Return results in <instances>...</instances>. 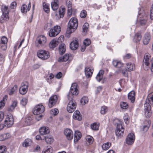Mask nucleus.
I'll use <instances>...</instances> for the list:
<instances>
[{
    "label": "nucleus",
    "mask_w": 153,
    "mask_h": 153,
    "mask_svg": "<svg viewBox=\"0 0 153 153\" xmlns=\"http://www.w3.org/2000/svg\"><path fill=\"white\" fill-rule=\"evenodd\" d=\"M78 25V21L75 17H72L70 20L68 24V28L67 33L71 34L76 29Z\"/></svg>",
    "instance_id": "f257e3e1"
},
{
    "label": "nucleus",
    "mask_w": 153,
    "mask_h": 153,
    "mask_svg": "<svg viewBox=\"0 0 153 153\" xmlns=\"http://www.w3.org/2000/svg\"><path fill=\"white\" fill-rule=\"evenodd\" d=\"M74 96L72 94H69L68 95V99L69 102L67 107V110L69 113H72L76 109V103L75 101L73 100Z\"/></svg>",
    "instance_id": "f03ea898"
},
{
    "label": "nucleus",
    "mask_w": 153,
    "mask_h": 153,
    "mask_svg": "<svg viewBox=\"0 0 153 153\" xmlns=\"http://www.w3.org/2000/svg\"><path fill=\"white\" fill-rule=\"evenodd\" d=\"M37 55L39 58L43 60L47 59L50 57L49 52L44 50H39L37 52Z\"/></svg>",
    "instance_id": "7ed1b4c3"
},
{
    "label": "nucleus",
    "mask_w": 153,
    "mask_h": 153,
    "mask_svg": "<svg viewBox=\"0 0 153 153\" xmlns=\"http://www.w3.org/2000/svg\"><path fill=\"white\" fill-rule=\"evenodd\" d=\"M152 59H151V56L148 53H146L144 55L143 62V66L145 70H147L150 63H151Z\"/></svg>",
    "instance_id": "20e7f679"
},
{
    "label": "nucleus",
    "mask_w": 153,
    "mask_h": 153,
    "mask_svg": "<svg viewBox=\"0 0 153 153\" xmlns=\"http://www.w3.org/2000/svg\"><path fill=\"white\" fill-rule=\"evenodd\" d=\"M61 30L60 27L58 25H56L51 28L49 33V36L51 37H55L57 35Z\"/></svg>",
    "instance_id": "39448f33"
},
{
    "label": "nucleus",
    "mask_w": 153,
    "mask_h": 153,
    "mask_svg": "<svg viewBox=\"0 0 153 153\" xmlns=\"http://www.w3.org/2000/svg\"><path fill=\"white\" fill-rule=\"evenodd\" d=\"M122 122L120 121L119 123H117L115 133L117 136L121 137L123 134L124 129L122 126Z\"/></svg>",
    "instance_id": "423d86ee"
},
{
    "label": "nucleus",
    "mask_w": 153,
    "mask_h": 153,
    "mask_svg": "<svg viewBox=\"0 0 153 153\" xmlns=\"http://www.w3.org/2000/svg\"><path fill=\"white\" fill-rule=\"evenodd\" d=\"M44 107L41 104H38L34 108L33 110V114L38 115L44 112Z\"/></svg>",
    "instance_id": "0eeeda50"
},
{
    "label": "nucleus",
    "mask_w": 153,
    "mask_h": 153,
    "mask_svg": "<svg viewBox=\"0 0 153 153\" xmlns=\"http://www.w3.org/2000/svg\"><path fill=\"white\" fill-rule=\"evenodd\" d=\"M135 137L134 134L132 133H129L126 139V143L128 145L133 144L135 140Z\"/></svg>",
    "instance_id": "6e6552de"
},
{
    "label": "nucleus",
    "mask_w": 153,
    "mask_h": 153,
    "mask_svg": "<svg viewBox=\"0 0 153 153\" xmlns=\"http://www.w3.org/2000/svg\"><path fill=\"white\" fill-rule=\"evenodd\" d=\"M70 91L71 93H69L68 94L67 96L69 94H72L74 95H77L79 93V91L77 88V84L76 83H73L71 86L70 88Z\"/></svg>",
    "instance_id": "1a4fd4ad"
},
{
    "label": "nucleus",
    "mask_w": 153,
    "mask_h": 153,
    "mask_svg": "<svg viewBox=\"0 0 153 153\" xmlns=\"http://www.w3.org/2000/svg\"><path fill=\"white\" fill-rule=\"evenodd\" d=\"M28 83L26 82H24L21 84V86L19 89L20 93L22 95L25 94L27 91Z\"/></svg>",
    "instance_id": "9d476101"
},
{
    "label": "nucleus",
    "mask_w": 153,
    "mask_h": 153,
    "mask_svg": "<svg viewBox=\"0 0 153 153\" xmlns=\"http://www.w3.org/2000/svg\"><path fill=\"white\" fill-rule=\"evenodd\" d=\"M37 42L39 46H44L47 42V39L45 36L43 35L39 36L36 39Z\"/></svg>",
    "instance_id": "9b49d317"
},
{
    "label": "nucleus",
    "mask_w": 153,
    "mask_h": 153,
    "mask_svg": "<svg viewBox=\"0 0 153 153\" xmlns=\"http://www.w3.org/2000/svg\"><path fill=\"white\" fill-rule=\"evenodd\" d=\"M14 123V119L13 116L7 115L4 121L5 124L8 127H10Z\"/></svg>",
    "instance_id": "f8f14e48"
},
{
    "label": "nucleus",
    "mask_w": 153,
    "mask_h": 153,
    "mask_svg": "<svg viewBox=\"0 0 153 153\" xmlns=\"http://www.w3.org/2000/svg\"><path fill=\"white\" fill-rule=\"evenodd\" d=\"M64 134L66 138L68 140H72L73 137V133L71 130L70 129L67 128L65 130Z\"/></svg>",
    "instance_id": "ddd939ff"
},
{
    "label": "nucleus",
    "mask_w": 153,
    "mask_h": 153,
    "mask_svg": "<svg viewBox=\"0 0 153 153\" xmlns=\"http://www.w3.org/2000/svg\"><path fill=\"white\" fill-rule=\"evenodd\" d=\"M57 99V96L56 95L53 96L50 98L48 105L50 108H51L55 105Z\"/></svg>",
    "instance_id": "4468645a"
},
{
    "label": "nucleus",
    "mask_w": 153,
    "mask_h": 153,
    "mask_svg": "<svg viewBox=\"0 0 153 153\" xmlns=\"http://www.w3.org/2000/svg\"><path fill=\"white\" fill-rule=\"evenodd\" d=\"M85 76L87 78L90 77L93 74V69L92 67H86L85 69Z\"/></svg>",
    "instance_id": "2eb2a0df"
},
{
    "label": "nucleus",
    "mask_w": 153,
    "mask_h": 153,
    "mask_svg": "<svg viewBox=\"0 0 153 153\" xmlns=\"http://www.w3.org/2000/svg\"><path fill=\"white\" fill-rule=\"evenodd\" d=\"M79 46L78 42L77 40L73 41L70 44V48L73 50L76 49Z\"/></svg>",
    "instance_id": "dca6fc26"
},
{
    "label": "nucleus",
    "mask_w": 153,
    "mask_h": 153,
    "mask_svg": "<svg viewBox=\"0 0 153 153\" xmlns=\"http://www.w3.org/2000/svg\"><path fill=\"white\" fill-rule=\"evenodd\" d=\"M73 117L75 120L80 121L82 119V116L80 112L78 110L76 111L74 113Z\"/></svg>",
    "instance_id": "f3484780"
},
{
    "label": "nucleus",
    "mask_w": 153,
    "mask_h": 153,
    "mask_svg": "<svg viewBox=\"0 0 153 153\" xmlns=\"http://www.w3.org/2000/svg\"><path fill=\"white\" fill-rule=\"evenodd\" d=\"M58 44V42L56 39H53L50 42L49 46L51 48H53L56 47Z\"/></svg>",
    "instance_id": "a211bd4d"
},
{
    "label": "nucleus",
    "mask_w": 153,
    "mask_h": 153,
    "mask_svg": "<svg viewBox=\"0 0 153 153\" xmlns=\"http://www.w3.org/2000/svg\"><path fill=\"white\" fill-rule=\"evenodd\" d=\"M51 7L52 9L54 10H57L59 8V1L58 0H54L51 2Z\"/></svg>",
    "instance_id": "6ab92c4d"
},
{
    "label": "nucleus",
    "mask_w": 153,
    "mask_h": 153,
    "mask_svg": "<svg viewBox=\"0 0 153 153\" xmlns=\"http://www.w3.org/2000/svg\"><path fill=\"white\" fill-rule=\"evenodd\" d=\"M150 36L149 33H146L144 36L143 40V42L144 45H147L150 40Z\"/></svg>",
    "instance_id": "aec40b11"
},
{
    "label": "nucleus",
    "mask_w": 153,
    "mask_h": 153,
    "mask_svg": "<svg viewBox=\"0 0 153 153\" xmlns=\"http://www.w3.org/2000/svg\"><path fill=\"white\" fill-rule=\"evenodd\" d=\"M144 125L143 127V131L145 132L147 131L151 124V121L150 120H146L144 122Z\"/></svg>",
    "instance_id": "412c9836"
},
{
    "label": "nucleus",
    "mask_w": 153,
    "mask_h": 153,
    "mask_svg": "<svg viewBox=\"0 0 153 153\" xmlns=\"http://www.w3.org/2000/svg\"><path fill=\"white\" fill-rule=\"evenodd\" d=\"M82 135L81 132L78 131H75L74 137V142L75 143L76 142L81 138Z\"/></svg>",
    "instance_id": "4be33fe9"
},
{
    "label": "nucleus",
    "mask_w": 153,
    "mask_h": 153,
    "mask_svg": "<svg viewBox=\"0 0 153 153\" xmlns=\"http://www.w3.org/2000/svg\"><path fill=\"white\" fill-rule=\"evenodd\" d=\"M39 132L42 135L47 134L49 132V128L48 127H42L39 129Z\"/></svg>",
    "instance_id": "5701e85b"
},
{
    "label": "nucleus",
    "mask_w": 153,
    "mask_h": 153,
    "mask_svg": "<svg viewBox=\"0 0 153 153\" xmlns=\"http://www.w3.org/2000/svg\"><path fill=\"white\" fill-rule=\"evenodd\" d=\"M32 143V140L30 139H26L22 143V146L25 147H27L30 146Z\"/></svg>",
    "instance_id": "b1692460"
},
{
    "label": "nucleus",
    "mask_w": 153,
    "mask_h": 153,
    "mask_svg": "<svg viewBox=\"0 0 153 153\" xmlns=\"http://www.w3.org/2000/svg\"><path fill=\"white\" fill-rule=\"evenodd\" d=\"M135 93L134 91H132L130 92L128 95V99L130 100L131 102H134L135 101Z\"/></svg>",
    "instance_id": "393cba45"
},
{
    "label": "nucleus",
    "mask_w": 153,
    "mask_h": 153,
    "mask_svg": "<svg viewBox=\"0 0 153 153\" xmlns=\"http://www.w3.org/2000/svg\"><path fill=\"white\" fill-rule=\"evenodd\" d=\"M11 137L10 134L9 133H6L0 135V141L5 140Z\"/></svg>",
    "instance_id": "a878e982"
},
{
    "label": "nucleus",
    "mask_w": 153,
    "mask_h": 153,
    "mask_svg": "<svg viewBox=\"0 0 153 153\" xmlns=\"http://www.w3.org/2000/svg\"><path fill=\"white\" fill-rule=\"evenodd\" d=\"M18 102L16 100H14L13 101L12 104L8 108V111L10 112H12L16 107Z\"/></svg>",
    "instance_id": "bb28decb"
},
{
    "label": "nucleus",
    "mask_w": 153,
    "mask_h": 153,
    "mask_svg": "<svg viewBox=\"0 0 153 153\" xmlns=\"http://www.w3.org/2000/svg\"><path fill=\"white\" fill-rule=\"evenodd\" d=\"M104 73V71L103 70H101L97 75L96 79L99 82H100L102 79Z\"/></svg>",
    "instance_id": "cd10ccee"
},
{
    "label": "nucleus",
    "mask_w": 153,
    "mask_h": 153,
    "mask_svg": "<svg viewBox=\"0 0 153 153\" xmlns=\"http://www.w3.org/2000/svg\"><path fill=\"white\" fill-rule=\"evenodd\" d=\"M66 51L65 45L64 44H62L59 45V53L62 54L65 53Z\"/></svg>",
    "instance_id": "c85d7f7f"
},
{
    "label": "nucleus",
    "mask_w": 153,
    "mask_h": 153,
    "mask_svg": "<svg viewBox=\"0 0 153 153\" xmlns=\"http://www.w3.org/2000/svg\"><path fill=\"white\" fill-rule=\"evenodd\" d=\"M126 69L129 71H133L135 69V65L134 64L128 63L126 64Z\"/></svg>",
    "instance_id": "c756f323"
},
{
    "label": "nucleus",
    "mask_w": 153,
    "mask_h": 153,
    "mask_svg": "<svg viewBox=\"0 0 153 153\" xmlns=\"http://www.w3.org/2000/svg\"><path fill=\"white\" fill-rule=\"evenodd\" d=\"M69 57V55L68 54H66L63 56L59 58L58 61L60 62H66L67 61Z\"/></svg>",
    "instance_id": "7c9ffc66"
},
{
    "label": "nucleus",
    "mask_w": 153,
    "mask_h": 153,
    "mask_svg": "<svg viewBox=\"0 0 153 153\" xmlns=\"http://www.w3.org/2000/svg\"><path fill=\"white\" fill-rule=\"evenodd\" d=\"M141 35L140 33H136L134 36L133 40L135 42H139L141 39Z\"/></svg>",
    "instance_id": "2f4dec72"
},
{
    "label": "nucleus",
    "mask_w": 153,
    "mask_h": 153,
    "mask_svg": "<svg viewBox=\"0 0 153 153\" xmlns=\"http://www.w3.org/2000/svg\"><path fill=\"white\" fill-rule=\"evenodd\" d=\"M45 140L47 143L51 144L53 141V138L50 135H47L45 137Z\"/></svg>",
    "instance_id": "473e14b6"
},
{
    "label": "nucleus",
    "mask_w": 153,
    "mask_h": 153,
    "mask_svg": "<svg viewBox=\"0 0 153 153\" xmlns=\"http://www.w3.org/2000/svg\"><path fill=\"white\" fill-rule=\"evenodd\" d=\"M150 105L151 104H150V101L148 99H146L145 103L144 104L145 110H151V107Z\"/></svg>",
    "instance_id": "72a5a7b5"
},
{
    "label": "nucleus",
    "mask_w": 153,
    "mask_h": 153,
    "mask_svg": "<svg viewBox=\"0 0 153 153\" xmlns=\"http://www.w3.org/2000/svg\"><path fill=\"white\" fill-rule=\"evenodd\" d=\"M43 6L44 11L47 13H49L50 11L49 4L44 2L43 3Z\"/></svg>",
    "instance_id": "f704fd0d"
},
{
    "label": "nucleus",
    "mask_w": 153,
    "mask_h": 153,
    "mask_svg": "<svg viewBox=\"0 0 153 153\" xmlns=\"http://www.w3.org/2000/svg\"><path fill=\"white\" fill-rule=\"evenodd\" d=\"M99 127V124L96 123H94L91 125V128L94 130H98Z\"/></svg>",
    "instance_id": "c9c22d12"
},
{
    "label": "nucleus",
    "mask_w": 153,
    "mask_h": 153,
    "mask_svg": "<svg viewBox=\"0 0 153 153\" xmlns=\"http://www.w3.org/2000/svg\"><path fill=\"white\" fill-rule=\"evenodd\" d=\"M65 8L64 7H60L59 9V15L60 17L61 18H62L65 14Z\"/></svg>",
    "instance_id": "e433bc0d"
},
{
    "label": "nucleus",
    "mask_w": 153,
    "mask_h": 153,
    "mask_svg": "<svg viewBox=\"0 0 153 153\" xmlns=\"http://www.w3.org/2000/svg\"><path fill=\"white\" fill-rule=\"evenodd\" d=\"M111 146V143L110 142H107L103 144L102 146V149L103 150H106L109 149Z\"/></svg>",
    "instance_id": "4c0bfd02"
},
{
    "label": "nucleus",
    "mask_w": 153,
    "mask_h": 153,
    "mask_svg": "<svg viewBox=\"0 0 153 153\" xmlns=\"http://www.w3.org/2000/svg\"><path fill=\"white\" fill-rule=\"evenodd\" d=\"M108 110V108L105 106H103L101 107L100 110L101 114H105Z\"/></svg>",
    "instance_id": "58836bf2"
},
{
    "label": "nucleus",
    "mask_w": 153,
    "mask_h": 153,
    "mask_svg": "<svg viewBox=\"0 0 153 153\" xmlns=\"http://www.w3.org/2000/svg\"><path fill=\"white\" fill-rule=\"evenodd\" d=\"M88 99L87 97H83L81 99L80 102L82 105H84L88 102Z\"/></svg>",
    "instance_id": "ea45409f"
},
{
    "label": "nucleus",
    "mask_w": 153,
    "mask_h": 153,
    "mask_svg": "<svg viewBox=\"0 0 153 153\" xmlns=\"http://www.w3.org/2000/svg\"><path fill=\"white\" fill-rule=\"evenodd\" d=\"M146 99H148L150 102V104L151 105H153V92L149 94L147 98Z\"/></svg>",
    "instance_id": "a19ab883"
},
{
    "label": "nucleus",
    "mask_w": 153,
    "mask_h": 153,
    "mask_svg": "<svg viewBox=\"0 0 153 153\" xmlns=\"http://www.w3.org/2000/svg\"><path fill=\"white\" fill-rule=\"evenodd\" d=\"M17 90V86L16 85H15L12 88L11 90L9 93L10 95H12L16 93Z\"/></svg>",
    "instance_id": "79ce46f5"
},
{
    "label": "nucleus",
    "mask_w": 153,
    "mask_h": 153,
    "mask_svg": "<svg viewBox=\"0 0 153 153\" xmlns=\"http://www.w3.org/2000/svg\"><path fill=\"white\" fill-rule=\"evenodd\" d=\"M1 10L3 13H8L9 10L8 7L5 5H3L2 6Z\"/></svg>",
    "instance_id": "37998d69"
},
{
    "label": "nucleus",
    "mask_w": 153,
    "mask_h": 153,
    "mask_svg": "<svg viewBox=\"0 0 153 153\" xmlns=\"http://www.w3.org/2000/svg\"><path fill=\"white\" fill-rule=\"evenodd\" d=\"M59 110L57 108L52 109L50 111L51 114L53 116H56L58 114Z\"/></svg>",
    "instance_id": "c03bdc74"
},
{
    "label": "nucleus",
    "mask_w": 153,
    "mask_h": 153,
    "mask_svg": "<svg viewBox=\"0 0 153 153\" xmlns=\"http://www.w3.org/2000/svg\"><path fill=\"white\" fill-rule=\"evenodd\" d=\"M120 106L121 108L123 109H127L128 107V103L125 102H121L120 104Z\"/></svg>",
    "instance_id": "a18cd8bd"
},
{
    "label": "nucleus",
    "mask_w": 153,
    "mask_h": 153,
    "mask_svg": "<svg viewBox=\"0 0 153 153\" xmlns=\"http://www.w3.org/2000/svg\"><path fill=\"white\" fill-rule=\"evenodd\" d=\"M88 27L89 25L88 23H85L82 27L83 32L85 33H86L88 29Z\"/></svg>",
    "instance_id": "49530a36"
},
{
    "label": "nucleus",
    "mask_w": 153,
    "mask_h": 153,
    "mask_svg": "<svg viewBox=\"0 0 153 153\" xmlns=\"http://www.w3.org/2000/svg\"><path fill=\"white\" fill-rule=\"evenodd\" d=\"M144 114L146 117L149 118L151 116V110H145Z\"/></svg>",
    "instance_id": "de8ad7c7"
},
{
    "label": "nucleus",
    "mask_w": 153,
    "mask_h": 153,
    "mask_svg": "<svg viewBox=\"0 0 153 153\" xmlns=\"http://www.w3.org/2000/svg\"><path fill=\"white\" fill-rule=\"evenodd\" d=\"M27 6L26 4L23 5L21 7V11L23 13H25L27 11Z\"/></svg>",
    "instance_id": "09e8293b"
},
{
    "label": "nucleus",
    "mask_w": 153,
    "mask_h": 153,
    "mask_svg": "<svg viewBox=\"0 0 153 153\" xmlns=\"http://www.w3.org/2000/svg\"><path fill=\"white\" fill-rule=\"evenodd\" d=\"M86 138L87 142L90 144L92 143H93V139L92 137L88 136L86 137Z\"/></svg>",
    "instance_id": "8fccbe9b"
},
{
    "label": "nucleus",
    "mask_w": 153,
    "mask_h": 153,
    "mask_svg": "<svg viewBox=\"0 0 153 153\" xmlns=\"http://www.w3.org/2000/svg\"><path fill=\"white\" fill-rule=\"evenodd\" d=\"M27 102V99L26 98H23L21 100L20 103L23 106L26 105Z\"/></svg>",
    "instance_id": "3c124183"
},
{
    "label": "nucleus",
    "mask_w": 153,
    "mask_h": 153,
    "mask_svg": "<svg viewBox=\"0 0 153 153\" xmlns=\"http://www.w3.org/2000/svg\"><path fill=\"white\" fill-rule=\"evenodd\" d=\"M8 13H3L2 16V18L3 19L4 21H7L9 19V16H8Z\"/></svg>",
    "instance_id": "603ef678"
},
{
    "label": "nucleus",
    "mask_w": 153,
    "mask_h": 153,
    "mask_svg": "<svg viewBox=\"0 0 153 153\" xmlns=\"http://www.w3.org/2000/svg\"><path fill=\"white\" fill-rule=\"evenodd\" d=\"M32 118L31 117H29L26 118L25 120V122L27 123L28 125H30L31 123Z\"/></svg>",
    "instance_id": "864d4df0"
},
{
    "label": "nucleus",
    "mask_w": 153,
    "mask_h": 153,
    "mask_svg": "<svg viewBox=\"0 0 153 153\" xmlns=\"http://www.w3.org/2000/svg\"><path fill=\"white\" fill-rule=\"evenodd\" d=\"M80 15L81 18H85L87 15V12L85 10H83L80 13Z\"/></svg>",
    "instance_id": "5fc2aeb1"
},
{
    "label": "nucleus",
    "mask_w": 153,
    "mask_h": 153,
    "mask_svg": "<svg viewBox=\"0 0 153 153\" xmlns=\"http://www.w3.org/2000/svg\"><path fill=\"white\" fill-rule=\"evenodd\" d=\"M91 43L90 40L89 39H86L84 41L83 43L84 45L85 46H88L90 45Z\"/></svg>",
    "instance_id": "6e6d98bb"
},
{
    "label": "nucleus",
    "mask_w": 153,
    "mask_h": 153,
    "mask_svg": "<svg viewBox=\"0 0 153 153\" xmlns=\"http://www.w3.org/2000/svg\"><path fill=\"white\" fill-rule=\"evenodd\" d=\"M6 151V147L5 146H0V153H4Z\"/></svg>",
    "instance_id": "4d7b16f0"
},
{
    "label": "nucleus",
    "mask_w": 153,
    "mask_h": 153,
    "mask_svg": "<svg viewBox=\"0 0 153 153\" xmlns=\"http://www.w3.org/2000/svg\"><path fill=\"white\" fill-rule=\"evenodd\" d=\"M7 37L5 36H3L2 37L1 43L7 44Z\"/></svg>",
    "instance_id": "13d9d810"
},
{
    "label": "nucleus",
    "mask_w": 153,
    "mask_h": 153,
    "mask_svg": "<svg viewBox=\"0 0 153 153\" xmlns=\"http://www.w3.org/2000/svg\"><path fill=\"white\" fill-rule=\"evenodd\" d=\"M123 118L125 122V123L127 124L129 123V121L128 119V116L127 114H126L124 115L123 117Z\"/></svg>",
    "instance_id": "bf43d9fd"
},
{
    "label": "nucleus",
    "mask_w": 153,
    "mask_h": 153,
    "mask_svg": "<svg viewBox=\"0 0 153 153\" xmlns=\"http://www.w3.org/2000/svg\"><path fill=\"white\" fill-rule=\"evenodd\" d=\"M53 152L52 149L51 148H48L46 150L44 151L42 153H52Z\"/></svg>",
    "instance_id": "052dcab7"
},
{
    "label": "nucleus",
    "mask_w": 153,
    "mask_h": 153,
    "mask_svg": "<svg viewBox=\"0 0 153 153\" xmlns=\"http://www.w3.org/2000/svg\"><path fill=\"white\" fill-rule=\"evenodd\" d=\"M1 48L3 50H5L7 48V44L0 43Z\"/></svg>",
    "instance_id": "680f3d73"
},
{
    "label": "nucleus",
    "mask_w": 153,
    "mask_h": 153,
    "mask_svg": "<svg viewBox=\"0 0 153 153\" xmlns=\"http://www.w3.org/2000/svg\"><path fill=\"white\" fill-rule=\"evenodd\" d=\"M16 2H12L10 5V7L11 8L14 9L16 7Z\"/></svg>",
    "instance_id": "e2e57ef3"
},
{
    "label": "nucleus",
    "mask_w": 153,
    "mask_h": 153,
    "mask_svg": "<svg viewBox=\"0 0 153 153\" xmlns=\"http://www.w3.org/2000/svg\"><path fill=\"white\" fill-rule=\"evenodd\" d=\"M4 117V114L2 111H0V122L3 119Z\"/></svg>",
    "instance_id": "0e129e2a"
},
{
    "label": "nucleus",
    "mask_w": 153,
    "mask_h": 153,
    "mask_svg": "<svg viewBox=\"0 0 153 153\" xmlns=\"http://www.w3.org/2000/svg\"><path fill=\"white\" fill-rule=\"evenodd\" d=\"M120 62V61L117 60H114L113 62V64L114 66L116 67L118 64V62Z\"/></svg>",
    "instance_id": "69168bd1"
},
{
    "label": "nucleus",
    "mask_w": 153,
    "mask_h": 153,
    "mask_svg": "<svg viewBox=\"0 0 153 153\" xmlns=\"http://www.w3.org/2000/svg\"><path fill=\"white\" fill-rule=\"evenodd\" d=\"M62 73L61 72H59L56 75L55 77L57 78L60 79L62 77Z\"/></svg>",
    "instance_id": "338daca9"
},
{
    "label": "nucleus",
    "mask_w": 153,
    "mask_h": 153,
    "mask_svg": "<svg viewBox=\"0 0 153 153\" xmlns=\"http://www.w3.org/2000/svg\"><path fill=\"white\" fill-rule=\"evenodd\" d=\"M67 5L68 7V9H72V5L70 1H68L67 3Z\"/></svg>",
    "instance_id": "774afa93"
}]
</instances>
